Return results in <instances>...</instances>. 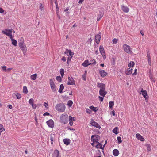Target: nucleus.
I'll use <instances>...</instances> for the list:
<instances>
[{"mask_svg": "<svg viewBox=\"0 0 157 157\" xmlns=\"http://www.w3.org/2000/svg\"><path fill=\"white\" fill-rule=\"evenodd\" d=\"M97 86L100 88L99 91V94L103 97H104L107 93L105 91V85L103 83H97Z\"/></svg>", "mask_w": 157, "mask_h": 157, "instance_id": "nucleus-1", "label": "nucleus"}, {"mask_svg": "<svg viewBox=\"0 0 157 157\" xmlns=\"http://www.w3.org/2000/svg\"><path fill=\"white\" fill-rule=\"evenodd\" d=\"M56 109L59 112H63L65 109V106L63 103H59L56 105Z\"/></svg>", "mask_w": 157, "mask_h": 157, "instance_id": "nucleus-2", "label": "nucleus"}, {"mask_svg": "<svg viewBox=\"0 0 157 157\" xmlns=\"http://www.w3.org/2000/svg\"><path fill=\"white\" fill-rule=\"evenodd\" d=\"M68 115L67 114H62L60 117L61 122L64 124H67L68 122Z\"/></svg>", "mask_w": 157, "mask_h": 157, "instance_id": "nucleus-3", "label": "nucleus"}, {"mask_svg": "<svg viewBox=\"0 0 157 157\" xmlns=\"http://www.w3.org/2000/svg\"><path fill=\"white\" fill-rule=\"evenodd\" d=\"M100 137L97 135H93L91 136V141L94 142L98 143Z\"/></svg>", "mask_w": 157, "mask_h": 157, "instance_id": "nucleus-4", "label": "nucleus"}, {"mask_svg": "<svg viewBox=\"0 0 157 157\" xmlns=\"http://www.w3.org/2000/svg\"><path fill=\"white\" fill-rule=\"evenodd\" d=\"M123 48L124 50L126 53H131L132 51H131V48L130 46L126 44L123 45Z\"/></svg>", "mask_w": 157, "mask_h": 157, "instance_id": "nucleus-5", "label": "nucleus"}, {"mask_svg": "<svg viewBox=\"0 0 157 157\" xmlns=\"http://www.w3.org/2000/svg\"><path fill=\"white\" fill-rule=\"evenodd\" d=\"M50 84L52 91L54 92H55L56 89L53 79H51L50 80Z\"/></svg>", "mask_w": 157, "mask_h": 157, "instance_id": "nucleus-6", "label": "nucleus"}, {"mask_svg": "<svg viewBox=\"0 0 157 157\" xmlns=\"http://www.w3.org/2000/svg\"><path fill=\"white\" fill-rule=\"evenodd\" d=\"M12 32H13L14 33H15L13 29H5V30H2V33L3 34H5L8 36L12 33Z\"/></svg>", "mask_w": 157, "mask_h": 157, "instance_id": "nucleus-7", "label": "nucleus"}, {"mask_svg": "<svg viewBox=\"0 0 157 157\" xmlns=\"http://www.w3.org/2000/svg\"><path fill=\"white\" fill-rule=\"evenodd\" d=\"M101 32H99L95 36V42L97 44L99 43L101 37Z\"/></svg>", "mask_w": 157, "mask_h": 157, "instance_id": "nucleus-8", "label": "nucleus"}, {"mask_svg": "<svg viewBox=\"0 0 157 157\" xmlns=\"http://www.w3.org/2000/svg\"><path fill=\"white\" fill-rule=\"evenodd\" d=\"M68 81L67 84L68 85H75V81L73 78L72 77H68Z\"/></svg>", "mask_w": 157, "mask_h": 157, "instance_id": "nucleus-9", "label": "nucleus"}, {"mask_svg": "<svg viewBox=\"0 0 157 157\" xmlns=\"http://www.w3.org/2000/svg\"><path fill=\"white\" fill-rule=\"evenodd\" d=\"M47 124L49 127L53 128L54 127V122L52 119H50L46 122Z\"/></svg>", "mask_w": 157, "mask_h": 157, "instance_id": "nucleus-10", "label": "nucleus"}, {"mask_svg": "<svg viewBox=\"0 0 157 157\" xmlns=\"http://www.w3.org/2000/svg\"><path fill=\"white\" fill-rule=\"evenodd\" d=\"M121 9L122 10L124 13H127L129 11V8L124 5H121Z\"/></svg>", "mask_w": 157, "mask_h": 157, "instance_id": "nucleus-11", "label": "nucleus"}, {"mask_svg": "<svg viewBox=\"0 0 157 157\" xmlns=\"http://www.w3.org/2000/svg\"><path fill=\"white\" fill-rule=\"evenodd\" d=\"M19 45L21 50L23 51V52H26V47L24 43H19Z\"/></svg>", "mask_w": 157, "mask_h": 157, "instance_id": "nucleus-12", "label": "nucleus"}, {"mask_svg": "<svg viewBox=\"0 0 157 157\" xmlns=\"http://www.w3.org/2000/svg\"><path fill=\"white\" fill-rule=\"evenodd\" d=\"M76 119L74 117H72L71 116H70L69 117V124L71 126H72L73 125V121H75Z\"/></svg>", "mask_w": 157, "mask_h": 157, "instance_id": "nucleus-13", "label": "nucleus"}, {"mask_svg": "<svg viewBox=\"0 0 157 157\" xmlns=\"http://www.w3.org/2000/svg\"><path fill=\"white\" fill-rule=\"evenodd\" d=\"M99 50L100 53L102 56H104L105 55V52L104 48L102 46H100L99 47Z\"/></svg>", "mask_w": 157, "mask_h": 157, "instance_id": "nucleus-14", "label": "nucleus"}, {"mask_svg": "<svg viewBox=\"0 0 157 157\" xmlns=\"http://www.w3.org/2000/svg\"><path fill=\"white\" fill-rule=\"evenodd\" d=\"M99 72L101 76L103 77H105L107 75V72L103 70H100Z\"/></svg>", "mask_w": 157, "mask_h": 157, "instance_id": "nucleus-15", "label": "nucleus"}, {"mask_svg": "<svg viewBox=\"0 0 157 157\" xmlns=\"http://www.w3.org/2000/svg\"><path fill=\"white\" fill-rule=\"evenodd\" d=\"M91 124L92 126H94L99 129H100L101 128V126L99 125V124L95 121L92 122L91 123Z\"/></svg>", "mask_w": 157, "mask_h": 157, "instance_id": "nucleus-16", "label": "nucleus"}, {"mask_svg": "<svg viewBox=\"0 0 157 157\" xmlns=\"http://www.w3.org/2000/svg\"><path fill=\"white\" fill-rule=\"evenodd\" d=\"M141 92L144 97L146 99L148 97L147 91L146 90H144L143 88H142Z\"/></svg>", "mask_w": 157, "mask_h": 157, "instance_id": "nucleus-17", "label": "nucleus"}, {"mask_svg": "<svg viewBox=\"0 0 157 157\" xmlns=\"http://www.w3.org/2000/svg\"><path fill=\"white\" fill-rule=\"evenodd\" d=\"M64 54L67 56H71L74 55V53L73 52L68 49L66 50L65 52H64Z\"/></svg>", "mask_w": 157, "mask_h": 157, "instance_id": "nucleus-18", "label": "nucleus"}, {"mask_svg": "<svg viewBox=\"0 0 157 157\" xmlns=\"http://www.w3.org/2000/svg\"><path fill=\"white\" fill-rule=\"evenodd\" d=\"M98 144L95 146V147L97 148H100L101 149H103L104 148V146H102L101 144L99 142L96 143Z\"/></svg>", "mask_w": 157, "mask_h": 157, "instance_id": "nucleus-19", "label": "nucleus"}, {"mask_svg": "<svg viewBox=\"0 0 157 157\" xmlns=\"http://www.w3.org/2000/svg\"><path fill=\"white\" fill-rule=\"evenodd\" d=\"M136 137L138 139L140 140L141 141H143L144 140L143 137H142L140 134H136Z\"/></svg>", "mask_w": 157, "mask_h": 157, "instance_id": "nucleus-20", "label": "nucleus"}, {"mask_svg": "<svg viewBox=\"0 0 157 157\" xmlns=\"http://www.w3.org/2000/svg\"><path fill=\"white\" fill-rule=\"evenodd\" d=\"M59 151L57 150H55L53 155V157H59Z\"/></svg>", "mask_w": 157, "mask_h": 157, "instance_id": "nucleus-21", "label": "nucleus"}, {"mask_svg": "<svg viewBox=\"0 0 157 157\" xmlns=\"http://www.w3.org/2000/svg\"><path fill=\"white\" fill-rule=\"evenodd\" d=\"M91 63H90L88 60H86L84 61V62L82 63V65L84 66V67H87L89 65H90Z\"/></svg>", "mask_w": 157, "mask_h": 157, "instance_id": "nucleus-22", "label": "nucleus"}, {"mask_svg": "<svg viewBox=\"0 0 157 157\" xmlns=\"http://www.w3.org/2000/svg\"><path fill=\"white\" fill-rule=\"evenodd\" d=\"M55 139V134H51L50 136V140L51 141V144H53V141H54Z\"/></svg>", "mask_w": 157, "mask_h": 157, "instance_id": "nucleus-23", "label": "nucleus"}, {"mask_svg": "<svg viewBox=\"0 0 157 157\" xmlns=\"http://www.w3.org/2000/svg\"><path fill=\"white\" fill-rule=\"evenodd\" d=\"M132 69L129 68L127 71H125V73L127 75H130L131 74L132 72Z\"/></svg>", "mask_w": 157, "mask_h": 157, "instance_id": "nucleus-24", "label": "nucleus"}, {"mask_svg": "<svg viewBox=\"0 0 157 157\" xmlns=\"http://www.w3.org/2000/svg\"><path fill=\"white\" fill-rule=\"evenodd\" d=\"M63 141L64 144L66 145H68L70 143V140L69 139H64Z\"/></svg>", "mask_w": 157, "mask_h": 157, "instance_id": "nucleus-25", "label": "nucleus"}, {"mask_svg": "<svg viewBox=\"0 0 157 157\" xmlns=\"http://www.w3.org/2000/svg\"><path fill=\"white\" fill-rule=\"evenodd\" d=\"M113 153L114 156H117L119 155V152L117 149H115L113 150Z\"/></svg>", "mask_w": 157, "mask_h": 157, "instance_id": "nucleus-26", "label": "nucleus"}, {"mask_svg": "<svg viewBox=\"0 0 157 157\" xmlns=\"http://www.w3.org/2000/svg\"><path fill=\"white\" fill-rule=\"evenodd\" d=\"M37 77L36 74H35L32 75L30 76V78L32 80H35Z\"/></svg>", "mask_w": 157, "mask_h": 157, "instance_id": "nucleus-27", "label": "nucleus"}, {"mask_svg": "<svg viewBox=\"0 0 157 157\" xmlns=\"http://www.w3.org/2000/svg\"><path fill=\"white\" fill-rule=\"evenodd\" d=\"M93 111L96 112L98 110V109L97 108V107H95L93 106H91L89 107Z\"/></svg>", "mask_w": 157, "mask_h": 157, "instance_id": "nucleus-28", "label": "nucleus"}, {"mask_svg": "<svg viewBox=\"0 0 157 157\" xmlns=\"http://www.w3.org/2000/svg\"><path fill=\"white\" fill-rule=\"evenodd\" d=\"M135 63L134 62L131 61L128 64V67H133Z\"/></svg>", "mask_w": 157, "mask_h": 157, "instance_id": "nucleus-29", "label": "nucleus"}, {"mask_svg": "<svg viewBox=\"0 0 157 157\" xmlns=\"http://www.w3.org/2000/svg\"><path fill=\"white\" fill-rule=\"evenodd\" d=\"M12 43L15 46H16L17 45V41L14 39H12L11 40Z\"/></svg>", "mask_w": 157, "mask_h": 157, "instance_id": "nucleus-30", "label": "nucleus"}, {"mask_svg": "<svg viewBox=\"0 0 157 157\" xmlns=\"http://www.w3.org/2000/svg\"><path fill=\"white\" fill-rule=\"evenodd\" d=\"M5 130V129L4 128L3 125L2 124H0V135L1 134V132Z\"/></svg>", "mask_w": 157, "mask_h": 157, "instance_id": "nucleus-31", "label": "nucleus"}, {"mask_svg": "<svg viewBox=\"0 0 157 157\" xmlns=\"http://www.w3.org/2000/svg\"><path fill=\"white\" fill-rule=\"evenodd\" d=\"M118 127H115L113 130V132L116 134H117L118 133L117 132Z\"/></svg>", "mask_w": 157, "mask_h": 157, "instance_id": "nucleus-32", "label": "nucleus"}, {"mask_svg": "<svg viewBox=\"0 0 157 157\" xmlns=\"http://www.w3.org/2000/svg\"><path fill=\"white\" fill-rule=\"evenodd\" d=\"M63 89L64 86L63 84H62L60 85L59 90V92L60 93L62 92V91Z\"/></svg>", "mask_w": 157, "mask_h": 157, "instance_id": "nucleus-33", "label": "nucleus"}, {"mask_svg": "<svg viewBox=\"0 0 157 157\" xmlns=\"http://www.w3.org/2000/svg\"><path fill=\"white\" fill-rule=\"evenodd\" d=\"M114 103L113 101H110L109 102V108L110 109H112L113 107V106Z\"/></svg>", "mask_w": 157, "mask_h": 157, "instance_id": "nucleus-34", "label": "nucleus"}, {"mask_svg": "<svg viewBox=\"0 0 157 157\" xmlns=\"http://www.w3.org/2000/svg\"><path fill=\"white\" fill-rule=\"evenodd\" d=\"M64 71L63 69H61L60 70V73L62 77H63L64 74Z\"/></svg>", "mask_w": 157, "mask_h": 157, "instance_id": "nucleus-35", "label": "nucleus"}, {"mask_svg": "<svg viewBox=\"0 0 157 157\" xmlns=\"http://www.w3.org/2000/svg\"><path fill=\"white\" fill-rule=\"evenodd\" d=\"M23 92L24 93L27 94L28 92V90L26 86H24L23 88Z\"/></svg>", "mask_w": 157, "mask_h": 157, "instance_id": "nucleus-36", "label": "nucleus"}, {"mask_svg": "<svg viewBox=\"0 0 157 157\" xmlns=\"http://www.w3.org/2000/svg\"><path fill=\"white\" fill-rule=\"evenodd\" d=\"M73 104V102L71 100H69L68 101L67 105L69 107H70Z\"/></svg>", "mask_w": 157, "mask_h": 157, "instance_id": "nucleus-37", "label": "nucleus"}, {"mask_svg": "<svg viewBox=\"0 0 157 157\" xmlns=\"http://www.w3.org/2000/svg\"><path fill=\"white\" fill-rule=\"evenodd\" d=\"M16 96L18 99H20L21 98V94L17 93L16 94Z\"/></svg>", "mask_w": 157, "mask_h": 157, "instance_id": "nucleus-38", "label": "nucleus"}, {"mask_svg": "<svg viewBox=\"0 0 157 157\" xmlns=\"http://www.w3.org/2000/svg\"><path fill=\"white\" fill-rule=\"evenodd\" d=\"M103 15L102 14L99 15L98 17L97 21H99L101 19V17H102Z\"/></svg>", "mask_w": 157, "mask_h": 157, "instance_id": "nucleus-39", "label": "nucleus"}, {"mask_svg": "<svg viewBox=\"0 0 157 157\" xmlns=\"http://www.w3.org/2000/svg\"><path fill=\"white\" fill-rule=\"evenodd\" d=\"M86 71H85V73L83 74L82 75V77L84 81L86 80Z\"/></svg>", "mask_w": 157, "mask_h": 157, "instance_id": "nucleus-40", "label": "nucleus"}, {"mask_svg": "<svg viewBox=\"0 0 157 157\" xmlns=\"http://www.w3.org/2000/svg\"><path fill=\"white\" fill-rule=\"evenodd\" d=\"M118 143H120L122 142V140L121 138L120 137L118 136L117 137Z\"/></svg>", "mask_w": 157, "mask_h": 157, "instance_id": "nucleus-41", "label": "nucleus"}, {"mask_svg": "<svg viewBox=\"0 0 157 157\" xmlns=\"http://www.w3.org/2000/svg\"><path fill=\"white\" fill-rule=\"evenodd\" d=\"M56 80L58 81L59 82H60L61 81V78L60 76H57L56 77Z\"/></svg>", "mask_w": 157, "mask_h": 157, "instance_id": "nucleus-42", "label": "nucleus"}, {"mask_svg": "<svg viewBox=\"0 0 157 157\" xmlns=\"http://www.w3.org/2000/svg\"><path fill=\"white\" fill-rule=\"evenodd\" d=\"M34 101V100L32 98L30 99L29 101V104H30L31 105H32L33 103V102Z\"/></svg>", "mask_w": 157, "mask_h": 157, "instance_id": "nucleus-43", "label": "nucleus"}, {"mask_svg": "<svg viewBox=\"0 0 157 157\" xmlns=\"http://www.w3.org/2000/svg\"><path fill=\"white\" fill-rule=\"evenodd\" d=\"M90 62L91 63H91V65L92 64H95L96 63V62L95 59H93L92 60H90Z\"/></svg>", "mask_w": 157, "mask_h": 157, "instance_id": "nucleus-44", "label": "nucleus"}, {"mask_svg": "<svg viewBox=\"0 0 157 157\" xmlns=\"http://www.w3.org/2000/svg\"><path fill=\"white\" fill-rule=\"evenodd\" d=\"M19 43H24V38L23 37H22L21 38L20 40L19 41H18Z\"/></svg>", "mask_w": 157, "mask_h": 157, "instance_id": "nucleus-45", "label": "nucleus"}, {"mask_svg": "<svg viewBox=\"0 0 157 157\" xmlns=\"http://www.w3.org/2000/svg\"><path fill=\"white\" fill-rule=\"evenodd\" d=\"M104 97L103 96L101 97V96H99L98 98L100 100V101L101 102H102L103 101V99H104Z\"/></svg>", "mask_w": 157, "mask_h": 157, "instance_id": "nucleus-46", "label": "nucleus"}, {"mask_svg": "<svg viewBox=\"0 0 157 157\" xmlns=\"http://www.w3.org/2000/svg\"><path fill=\"white\" fill-rule=\"evenodd\" d=\"M72 56L73 55L69 56V57H68V58L67 61V63H68V62L69 61H71V60L72 58Z\"/></svg>", "mask_w": 157, "mask_h": 157, "instance_id": "nucleus-47", "label": "nucleus"}, {"mask_svg": "<svg viewBox=\"0 0 157 157\" xmlns=\"http://www.w3.org/2000/svg\"><path fill=\"white\" fill-rule=\"evenodd\" d=\"M117 42V40L115 38L113 40V44H116Z\"/></svg>", "mask_w": 157, "mask_h": 157, "instance_id": "nucleus-48", "label": "nucleus"}, {"mask_svg": "<svg viewBox=\"0 0 157 157\" xmlns=\"http://www.w3.org/2000/svg\"><path fill=\"white\" fill-rule=\"evenodd\" d=\"M43 105L46 108H48V105L47 103L44 102Z\"/></svg>", "mask_w": 157, "mask_h": 157, "instance_id": "nucleus-49", "label": "nucleus"}, {"mask_svg": "<svg viewBox=\"0 0 157 157\" xmlns=\"http://www.w3.org/2000/svg\"><path fill=\"white\" fill-rule=\"evenodd\" d=\"M137 69H135L134 72L132 74L133 75H136L137 74Z\"/></svg>", "mask_w": 157, "mask_h": 157, "instance_id": "nucleus-50", "label": "nucleus"}, {"mask_svg": "<svg viewBox=\"0 0 157 157\" xmlns=\"http://www.w3.org/2000/svg\"><path fill=\"white\" fill-rule=\"evenodd\" d=\"M1 67L3 71H5V72H6V66H2Z\"/></svg>", "mask_w": 157, "mask_h": 157, "instance_id": "nucleus-51", "label": "nucleus"}, {"mask_svg": "<svg viewBox=\"0 0 157 157\" xmlns=\"http://www.w3.org/2000/svg\"><path fill=\"white\" fill-rule=\"evenodd\" d=\"M40 9L42 10L44 9V6L42 4H40L39 7Z\"/></svg>", "mask_w": 157, "mask_h": 157, "instance_id": "nucleus-52", "label": "nucleus"}, {"mask_svg": "<svg viewBox=\"0 0 157 157\" xmlns=\"http://www.w3.org/2000/svg\"><path fill=\"white\" fill-rule=\"evenodd\" d=\"M147 59L151 58L150 54L148 52H147Z\"/></svg>", "mask_w": 157, "mask_h": 157, "instance_id": "nucleus-53", "label": "nucleus"}, {"mask_svg": "<svg viewBox=\"0 0 157 157\" xmlns=\"http://www.w3.org/2000/svg\"><path fill=\"white\" fill-rule=\"evenodd\" d=\"M148 63L150 65H151V58L148 59Z\"/></svg>", "mask_w": 157, "mask_h": 157, "instance_id": "nucleus-54", "label": "nucleus"}, {"mask_svg": "<svg viewBox=\"0 0 157 157\" xmlns=\"http://www.w3.org/2000/svg\"><path fill=\"white\" fill-rule=\"evenodd\" d=\"M31 105L32 106L33 108V109H36V105L35 104H33Z\"/></svg>", "mask_w": 157, "mask_h": 157, "instance_id": "nucleus-55", "label": "nucleus"}, {"mask_svg": "<svg viewBox=\"0 0 157 157\" xmlns=\"http://www.w3.org/2000/svg\"><path fill=\"white\" fill-rule=\"evenodd\" d=\"M86 112L88 113L89 114H90V113L91 112V111L90 110V109H86Z\"/></svg>", "mask_w": 157, "mask_h": 157, "instance_id": "nucleus-56", "label": "nucleus"}, {"mask_svg": "<svg viewBox=\"0 0 157 157\" xmlns=\"http://www.w3.org/2000/svg\"><path fill=\"white\" fill-rule=\"evenodd\" d=\"M4 10L2 8H0V13H3L4 12Z\"/></svg>", "mask_w": 157, "mask_h": 157, "instance_id": "nucleus-57", "label": "nucleus"}, {"mask_svg": "<svg viewBox=\"0 0 157 157\" xmlns=\"http://www.w3.org/2000/svg\"><path fill=\"white\" fill-rule=\"evenodd\" d=\"M151 148L149 145H148L147 146V151H149L151 150Z\"/></svg>", "mask_w": 157, "mask_h": 157, "instance_id": "nucleus-58", "label": "nucleus"}, {"mask_svg": "<svg viewBox=\"0 0 157 157\" xmlns=\"http://www.w3.org/2000/svg\"><path fill=\"white\" fill-rule=\"evenodd\" d=\"M50 115V114L49 113L46 112L43 114V116H48V115Z\"/></svg>", "mask_w": 157, "mask_h": 157, "instance_id": "nucleus-59", "label": "nucleus"}, {"mask_svg": "<svg viewBox=\"0 0 157 157\" xmlns=\"http://www.w3.org/2000/svg\"><path fill=\"white\" fill-rule=\"evenodd\" d=\"M8 36L11 39V40H12V39H13V35H12V33L11 34H10V35H9V36Z\"/></svg>", "mask_w": 157, "mask_h": 157, "instance_id": "nucleus-60", "label": "nucleus"}, {"mask_svg": "<svg viewBox=\"0 0 157 157\" xmlns=\"http://www.w3.org/2000/svg\"><path fill=\"white\" fill-rule=\"evenodd\" d=\"M61 60L64 62H65L66 61V59L65 57H63L61 59Z\"/></svg>", "mask_w": 157, "mask_h": 157, "instance_id": "nucleus-61", "label": "nucleus"}, {"mask_svg": "<svg viewBox=\"0 0 157 157\" xmlns=\"http://www.w3.org/2000/svg\"><path fill=\"white\" fill-rule=\"evenodd\" d=\"M67 128H68V129L70 130H73V131L75 130V129H74L72 128L71 127H67Z\"/></svg>", "mask_w": 157, "mask_h": 157, "instance_id": "nucleus-62", "label": "nucleus"}, {"mask_svg": "<svg viewBox=\"0 0 157 157\" xmlns=\"http://www.w3.org/2000/svg\"><path fill=\"white\" fill-rule=\"evenodd\" d=\"M8 107L10 109H12L13 108L12 106L11 105H9Z\"/></svg>", "mask_w": 157, "mask_h": 157, "instance_id": "nucleus-63", "label": "nucleus"}, {"mask_svg": "<svg viewBox=\"0 0 157 157\" xmlns=\"http://www.w3.org/2000/svg\"><path fill=\"white\" fill-rule=\"evenodd\" d=\"M84 1V0H79L78 2V3L79 4H82Z\"/></svg>", "mask_w": 157, "mask_h": 157, "instance_id": "nucleus-64", "label": "nucleus"}]
</instances>
